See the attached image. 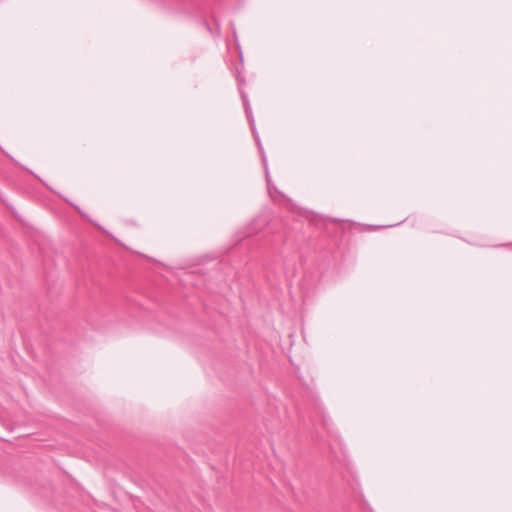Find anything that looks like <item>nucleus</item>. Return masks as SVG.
<instances>
[{"instance_id":"f257e3e1","label":"nucleus","mask_w":512,"mask_h":512,"mask_svg":"<svg viewBox=\"0 0 512 512\" xmlns=\"http://www.w3.org/2000/svg\"><path fill=\"white\" fill-rule=\"evenodd\" d=\"M270 223V217L266 214L257 215L246 227L245 236L251 237L263 231Z\"/></svg>"},{"instance_id":"f03ea898","label":"nucleus","mask_w":512,"mask_h":512,"mask_svg":"<svg viewBox=\"0 0 512 512\" xmlns=\"http://www.w3.org/2000/svg\"><path fill=\"white\" fill-rule=\"evenodd\" d=\"M241 97H242V101H243V104H244V107H245V112L247 114V117L249 118L250 123L253 124L254 120H253L252 115H251L252 112H251V107H250L248 98H247V96L244 93H242Z\"/></svg>"}]
</instances>
